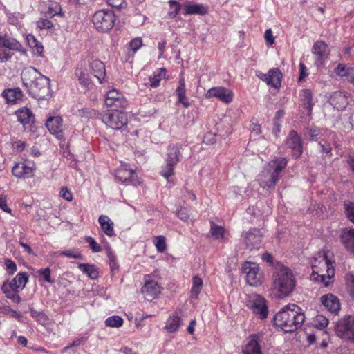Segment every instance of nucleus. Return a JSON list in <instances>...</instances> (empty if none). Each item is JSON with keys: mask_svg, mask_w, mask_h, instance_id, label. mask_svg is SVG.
Returning a JSON list of instances; mask_svg holds the SVG:
<instances>
[{"mask_svg": "<svg viewBox=\"0 0 354 354\" xmlns=\"http://www.w3.org/2000/svg\"><path fill=\"white\" fill-rule=\"evenodd\" d=\"M1 290L6 295V297L8 299H11L13 302L18 304L21 301V299L18 294V289L9 288L7 285L3 284L1 286Z\"/></svg>", "mask_w": 354, "mask_h": 354, "instance_id": "nucleus-36", "label": "nucleus"}, {"mask_svg": "<svg viewBox=\"0 0 354 354\" xmlns=\"http://www.w3.org/2000/svg\"><path fill=\"white\" fill-rule=\"evenodd\" d=\"M13 55V53H11L10 50L8 49H1L0 50V62L3 63L7 61H8L12 56Z\"/></svg>", "mask_w": 354, "mask_h": 354, "instance_id": "nucleus-60", "label": "nucleus"}, {"mask_svg": "<svg viewBox=\"0 0 354 354\" xmlns=\"http://www.w3.org/2000/svg\"><path fill=\"white\" fill-rule=\"evenodd\" d=\"M2 95L8 103L12 104L15 103L19 100H21L23 97L22 92L19 88L5 90Z\"/></svg>", "mask_w": 354, "mask_h": 354, "instance_id": "nucleus-34", "label": "nucleus"}, {"mask_svg": "<svg viewBox=\"0 0 354 354\" xmlns=\"http://www.w3.org/2000/svg\"><path fill=\"white\" fill-rule=\"evenodd\" d=\"M90 68L94 77L99 80L100 83L106 81L105 66L102 61L99 59L93 60L90 63Z\"/></svg>", "mask_w": 354, "mask_h": 354, "instance_id": "nucleus-23", "label": "nucleus"}, {"mask_svg": "<svg viewBox=\"0 0 354 354\" xmlns=\"http://www.w3.org/2000/svg\"><path fill=\"white\" fill-rule=\"evenodd\" d=\"M34 163L25 161L16 164L12 169V174L17 178H28L33 175Z\"/></svg>", "mask_w": 354, "mask_h": 354, "instance_id": "nucleus-15", "label": "nucleus"}, {"mask_svg": "<svg viewBox=\"0 0 354 354\" xmlns=\"http://www.w3.org/2000/svg\"><path fill=\"white\" fill-rule=\"evenodd\" d=\"M339 238L345 249L354 253V228H343Z\"/></svg>", "mask_w": 354, "mask_h": 354, "instance_id": "nucleus-20", "label": "nucleus"}, {"mask_svg": "<svg viewBox=\"0 0 354 354\" xmlns=\"http://www.w3.org/2000/svg\"><path fill=\"white\" fill-rule=\"evenodd\" d=\"M115 176L122 183L130 182L133 185H136L138 181L137 176L133 169L120 167L115 171Z\"/></svg>", "mask_w": 354, "mask_h": 354, "instance_id": "nucleus-21", "label": "nucleus"}, {"mask_svg": "<svg viewBox=\"0 0 354 354\" xmlns=\"http://www.w3.org/2000/svg\"><path fill=\"white\" fill-rule=\"evenodd\" d=\"M26 39L28 46L35 50L38 55L41 57L44 50V47L32 35H28Z\"/></svg>", "mask_w": 354, "mask_h": 354, "instance_id": "nucleus-39", "label": "nucleus"}, {"mask_svg": "<svg viewBox=\"0 0 354 354\" xmlns=\"http://www.w3.org/2000/svg\"><path fill=\"white\" fill-rule=\"evenodd\" d=\"M330 104L336 109L342 111L348 104V94L346 92H335L329 98Z\"/></svg>", "mask_w": 354, "mask_h": 354, "instance_id": "nucleus-17", "label": "nucleus"}, {"mask_svg": "<svg viewBox=\"0 0 354 354\" xmlns=\"http://www.w3.org/2000/svg\"><path fill=\"white\" fill-rule=\"evenodd\" d=\"M78 268L91 279H96L99 277L97 268L94 264L79 263Z\"/></svg>", "mask_w": 354, "mask_h": 354, "instance_id": "nucleus-35", "label": "nucleus"}, {"mask_svg": "<svg viewBox=\"0 0 354 354\" xmlns=\"http://www.w3.org/2000/svg\"><path fill=\"white\" fill-rule=\"evenodd\" d=\"M31 316L39 324L45 326L49 323L48 316L43 311H37L33 307L30 306Z\"/></svg>", "mask_w": 354, "mask_h": 354, "instance_id": "nucleus-38", "label": "nucleus"}, {"mask_svg": "<svg viewBox=\"0 0 354 354\" xmlns=\"http://www.w3.org/2000/svg\"><path fill=\"white\" fill-rule=\"evenodd\" d=\"M108 257L109 260L111 271L112 274H114L118 272L119 270V266L116 261V257L111 251L108 252Z\"/></svg>", "mask_w": 354, "mask_h": 354, "instance_id": "nucleus-49", "label": "nucleus"}, {"mask_svg": "<svg viewBox=\"0 0 354 354\" xmlns=\"http://www.w3.org/2000/svg\"><path fill=\"white\" fill-rule=\"evenodd\" d=\"M335 331L341 339L354 342V317L348 316L339 320L335 326Z\"/></svg>", "mask_w": 354, "mask_h": 354, "instance_id": "nucleus-7", "label": "nucleus"}, {"mask_svg": "<svg viewBox=\"0 0 354 354\" xmlns=\"http://www.w3.org/2000/svg\"><path fill=\"white\" fill-rule=\"evenodd\" d=\"M15 114L18 121L23 124L25 131H35V118L30 109L22 107L16 111Z\"/></svg>", "mask_w": 354, "mask_h": 354, "instance_id": "nucleus-10", "label": "nucleus"}, {"mask_svg": "<svg viewBox=\"0 0 354 354\" xmlns=\"http://www.w3.org/2000/svg\"><path fill=\"white\" fill-rule=\"evenodd\" d=\"M160 73L156 74L154 73L153 76H150L149 78L150 86L153 88H156L159 86L160 82Z\"/></svg>", "mask_w": 354, "mask_h": 354, "instance_id": "nucleus-61", "label": "nucleus"}, {"mask_svg": "<svg viewBox=\"0 0 354 354\" xmlns=\"http://www.w3.org/2000/svg\"><path fill=\"white\" fill-rule=\"evenodd\" d=\"M330 49L328 46L322 40L315 41L312 48V53L315 57V64L317 66L324 64L330 55Z\"/></svg>", "mask_w": 354, "mask_h": 354, "instance_id": "nucleus-11", "label": "nucleus"}, {"mask_svg": "<svg viewBox=\"0 0 354 354\" xmlns=\"http://www.w3.org/2000/svg\"><path fill=\"white\" fill-rule=\"evenodd\" d=\"M205 97L207 98L214 97L223 102L228 104L233 100V93L225 87H213L207 91Z\"/></svg>", "mask_w": 354, "mask_h": 354, "instance_id": "nucleus-13", "label": "nucleus"}, {"mask_svg": "<svg viewBox=\"0 0 354 354\" xmlns=\"http://www.w3.org/2000/svg\"><path fill=\"white\" fill-rule=\"evenodd\" d=\"M181 145H169L167 148L166 165L163 166L160 171V174L169 179V177L174 174V167L180 161V156L181 155Z\"/></svg>", "mask_w": 354, "mask_h": 354, "instance_id": "nucleus-4", "label": "nucleus"}, {"mask_svg": "<svg viewBox=\"0 0 354 354\" xmlns=\"http://www.w3.org/2000/svg\"><path fill=\"white\" fill-rule=\"evenodd\" d=\"M242 270L245 274L246 281L250 286H257L261 284L262 274L256 263L246 262L243 266Z\"/></svg>", "mask_w": 354, "mask_h": 354, "instance_id": "nucleus-9", "label": "nucleus"}, {"mask_svg": "<svg viewBox=\"0 0 354 354\" xmlns=\"http://www.w3.org/2000/svg\"><path fill=\"white\" fill-rule=\"evenodd\" d=\"M351 69V67H347L344 64H339L335 69L336 74L340 77H346L347 72Z\"/></svg>", "mask_w": 354, "mask_h": 354, "instance_id": "nucleus-56", "label": "nucleus"}, {"mask_svg": "<svg viewBox=\"0 0 354 354\" xmlns=\"http://www.w3.org/2000/svg\"><path fill=\"white\" fill-rule=\"evenodd\" d=\"M98 115L102 121L113 129H120L127 124V114L118 109L107 110Z\"/></svg>", "mask_w": 354, "mask_h": 354, "instance_id": "nucleus-5", "label": "nucleus"}, {"mask_svg": "<svg viewBox=\"0 0 354 354\" xmlns=\"http://www.w3.org/2000/svg\"><path fill=\"white\" fill-rule=\"evenodd\" d=\"M98 221L100 225L101 229L105 233L106 235H107L109 237L113 236L115 235L113 230V223L107 216H100Z\"/></svg>", "mask_w": 354, "mask_h": 354, "instance_id": "nucleus-31", "label": "nucleus"}, {"mask_svg": "<svg viewBox=\"0 0 354 354\" xmlns=\"http://www.w3.org/2000/svg\"><path fill=\"white\" fill-rule=\"evenodd\" d=\"M5 266L9 274L12 275L17 271V265L11 259H7L5 261Z\"/></svg>", "mask_w": 354, "mask_h": 354, "instance_id": "nucleus-58", "label": "nucleus"}, {"mask_svg": "<svg viewBox=\"0 0 354 354\" xmlns=\"http://www.w3.org/2000/svg\"><path fill=\"white\" fill-rule=\"evenodd\" d=\"M62 118L60 116L50 117L46 122V126L50 133L59 140H64L62 131Z\"/></svg>", "mask_w": 354, "mask_h": 354, "instance_id": "nucleus-16", "label": "nucleus"}, {"mask_svg": "<svg viewBox=\"0 0 354 354\" xmlns=\"http://www.w3.org/2000/svg\"><path fill=\"white\" fill-rule=\"evenodd\" d=\"M75 73L78 77L80 83L83 86L88 87L90 84V80L88 74L85 73L82 70H77Z\"/></svg>", "mask_w": 354, "mask_h": 354, "instance_id": "nucleus-51", "label": "nucleus"}, {"mask_svg": "<svg viewBox=\"0 0 354 354\" xmlns=\"http://www.w3.org/2000/svg\"><path fill=\"white\" fill-rule=\"evenodd\" d=\"M251 308L253 313L259 316L261 319L267 317L268 310L266 299L260 295H257L252 300Z\"/></svg>", "mask_w": 354, "mask_h": 354, "instance_id": "nucleus-18", "label": "nucleus"}, {"mask_svg": "<svg viewBox=\"0 0 354 354\" xmlns=\"http://www.w3.org/2000/svg\"><path fill=\"white\" fill-rule=\"evenodd\" d=\"M1 48H6L9 50H13L17 52H20L22 49V46L21 44L14 38H12L8 35H4L2 37L1 43H0Z\"/></svg>", "mask_w": 354, "mask_h": 354, "instance_id": "nucleus-30", "label": "nucleus"}, {"mask_svg": "<svg viewBox=\"0 0 354 354\" xmlns=\"http://www.w3.org/2000/svg\"><path fill=\"white\" fill-rule=\"evenodd\" d=\"M185 15H205L208 13L209 7L207 6L200 3H188L183 6Z\"/></svg>", "mask_w": 354, "mask_h": 354, "instance_id": "nucleus-25", "label": "nucleus"}, {"mask_svg": "<svg viewBox=\"0 0 354 354\" xmlns=\"http://www.w3.org/2000/svg\"><path fill=\"white\" fill-rule=\"evenodd\" d=\"M300 100L302 102L303 108L308 110V115L311 114L313 109L312 93L309 89H302L299 93Z\"/></svg>", "mask_w": 354, "mask_h": 354, "instance_id": "nucleus-32", "label": "nucleus"}, {"mask_svg": "<svg viewBox=\"0 0 354 354\" xmlns=\"http://www.w3.org/2000/svg\"><path fill=\"white\" fill-rule=\"evenodd\" d=\"M86 242L88 244L90 248L93 252H99L102 250V247L91 236L85 237Z\"/></svg>", "mask_w": 354, "mask_h": 354, "instance_id": "nucleus-53", "label": "nucleus"}, {"mask_svg": "<svg viewBox=\"0 0 354 354\" xmlns=\"http://www.w3.org/2000/svg\"><path fill=\"white\" fill-rule=\"evenodd\" d=\"M156 250L158 252H164L166 250V239L163 236H156L153 241Z\"/></svg>", "mask_w": 354, "mask_h": 354, "instance_id": "nucleus-47", "label": "nucleus"}, {"mask_svg": "<svg viewBox=\"0 0 354 354\" xmlns=\"http://www.w3.org/2000/svg\"><path fill=\"white\" fill-rule=\"evenodd\" d=\"M287 147L291 149L292 158L298 159L303 153V142L301 138L295 130H291L286 140Z\"/></svg>", "mask_w": 354, "mask_h": 354, "instance_id": "nucleus-8", "label": "nucleus"}, {"mask_svg": "<svg viewBox=\"0 0 354 354\" xmlns=\"http://www.w3.org/2000/svg\"><path fill=\"white\" fill-rule=\"evenodd\" d=\"M307 133L310 141H317L320 130L316 127H311L307 129Z\"/></svg>", "mask_w": 354, "mask_h": 354, "instance_id": "nucleus-52", "label": "nucleus"}, {"mask_svg": "<svg viewBox=\"0 0 354 354\" xmlns=\"http://www.w3.org/2000/svg\"><path fill=\"white\" fill-rule=\"evenodd\" d=\"M265 39L267 45L272 46L274 43V37L271 29H267L265 32Z\"/></svg>", "mask_w": 354, "mask_h": 354, "instance_id": "nucleus-62", "label": "nucleus"}, {"mask_svg": "<svg viewBox=\"0 0 354 354\" xmlns=\"http://www.w3.org/2000/svg\"><path fill=\"white\" fill-rule=\"evenodd\" d=\"M258 340L257 335H251L242 351L243 354H262Z\"/></svg>", "mask_w": 354, "mask_h": 354, "instance_id": "nucleus-27", "label": "nucleus"}, {"mask_svg": "<svg viewBox=\"0 0 354 354\" xmlns=\"http://www.w3.org/2000/svg\"><path fill=\"white\" fill-rule=\"evenodd\" d=\"M282 73L278 68L270 69L266 73V79L263 82H266L268 85L272 87L278 88L281 86Z\"/></svg>", "mask_w": 354, "mask_h": 354, "instance_id": "nucleus-26", "label": "nucleus"}, {"mask_svg": "<svg viewBox=\"0 0 354 354\" xmlns=\"http://www.w3.org/2000/svg\"><path fill=\"white\" fill-rule=\"evenodd\" d=\"M346 284L349 288L350 295L354 298V273L348 272L345 275Z\"/></svg>", "mask_w": 354, "mask_h": 354, "instance_id": "nucleus-48", "label": "nucleus"}, {"mask_svg": "<svg viewBox=\"0 0 354 354\" xmlns=\"http://www.w3.org/2000/svg\"><path fill=\"white\" fill-rule=\"evenodd\" d=\"M210 224V233L212 236H214L216 239H223L224 236L225 229L221 226L216 225L213 221H211Z\"/></svg>", "mask_w": 354, "mask_h": 354, "instance_id": "nucleus-43", "label": "nucleus"}, {"mask_svg": "<svg viewBox=\"0 0 354 354\" xmlns=\"http://www.w3.org/2000/svg\"><path fill=\"white\" fill-rule=\"evenodd\" d=\"M279 178L272 173L271 170H264L261 172L259 178V185L263 189L273 190Z\"/></svg>", "mask_w": 354, "mask_h": 354, "instance_id": "nucleus-19", "label": "nucleus"}, {"mask_svg": "<svg viewBox=\"0 0 354 354\" xmlns=\"http://www.w3.org/2000/svg\"><path fill=\"white\" fill-rule=\"evenodd\" d=\"M141 292L146 297L153 299L160 292V287L156 281L147 280L141 289Z\"/></svg>", "mask_w": 354, "mask_h": 354, "instance_id": "nucleus-24", "label": "nucleus"}, {"mask_svg": "<svg viewBox=\"0 0 354 354\" xmlns=\"http://www.w3.org/2000/svg\"><path fill=\"white\" fill-rule=\"evenodd\" d=\"M37 27L40 29H50L53 27V24L51 21L47 19H39L37 21Z\"/></svg>", "mask_w": 354, "mask_h": 354, "instance_id": "nucleus-54", "label": "nucleus"}, {"mask_svg": "<svg viewBox=\"0 0 354 354\" xmlns=\"http://www.w3.org/2000/svg\"><path fill=\"white\" fill-rule=\"evenodd\" d=\"M28 281V275L26 272H19L10 281H5L3 284L7 285L9 288L22 290L25 288Z\"/></svg>", "mask_w": 354, "mask_h": 354, "instance_id": "nucleus-28", "label": "nucleus"}, {"mask_svg": "<svg viewBox=\"0 0 354 354\" xmlns=\"http://www.w3.org/2000/svg\"><path fill=\"white\" fill-rule=\"evenodd\" d=\"M247 249L249 250H258L262 243V234L259 229L252 228L243 235Z\"/></svg>", "mask_w": 354, "mask_h": 354, "instance_id": "nucleus-12", "label": "nucleus"}, {"mask_svg": "<svg viewBox=\"0 0 354 354\" xmlns=\"http://www.w3.org/2000/svg\"><path fill=\"white\" fill-rule=\"evenodd\" d=\"M317 328H319L321 329L326 327L328 324V319H326L325 317H324L322 315L317 316Z\"/></svg>", "mask_w": 354, "mask_h": 354, "instance_id": "nucleus-64", "label": "nucleus"}, {"mask_svg": "<svg viewBox=\"0 0 354 354\" xmlns=\"http://www.w3.org/2000/svg\"><path fill=\"white\" fill-rule=\"evenodd\" d=\"M79 112L80 115L84 116L86 118H91L93 116H96L100 118V115H98L99 112L95 111L94 109L84 108L79 110Z\"/></svg>", "mask_w": 354, "mask_h": 354, "instance_id": "nucleus-55", "label": "nucleus"}, {"mask_svg": "<svg viewBox=\"0 0 354 354\" xmlns=\"http://www.w3.org/2000/svg\"><path fill=\"white\" fill-rule=\"evenodd\" d=\"M57 253L60 256H65L70 258H74L81 260L84 259L83 255L77 249H71L68 250L59 251Z\"/></svg>", "mask_w": 354, "mask_h": 354, "instance_id": "nucleus-45", "label": "nucleus"}, {"mask_svg": "<svg viewBox=\"0 0 354 354\" xmlns=\"http://www.w3.org/2000/svg\"><path fill=\"white\" fill-rule=\"evenodd\" d=\"M37 273L39 276L41 277L45 281L50 283H53L55 282V281L50 277V270L49 268L39 269L37 271Z\"/></svg>", "mask_w": 354, "mask_h": 354, "instance_id": "nucleus-50", "label": "nucleus"}, {"mask_svg": "<svg viewBox=\"0 0 354 354\" xmlns=\"http://www.w3.org/2000/svg\"><path fill=\"white\" fill-rule=\"evenodd\" d=\"M169 3L171 10L168 12V17L171 19H174L179 13L182 5L175 0H170Z\"/></svg>", "mask_w": 354, "mask_h": 354, "instance_id": "nucleus-44", "label": "nucleus"}, {"mask_svg": "<svg viewBox=\"0 0 354 354\" xmlns=\"http://www.w3.org/2000/svg\"><path fill=\"white\" fill-rule=\"evenodd\" d=\"M305 320L301 309L296 304H289L274 317V324L286 333H292L300 328Z\"/></svg>", "mask_w": 354, "mask_h": 354, "instance_id": "nucleus-2", "label": "nucleus"}, {"mask_svg": "<svg viewBox=\"0 0 354 354\" xmlns=\"http://www.w3.org/2000/svg\"><path fill=\"white\" fill-rule=\"evenodd\" d=\"M288 164V160L286 158L279 157L272 160L269 167L272 169L271 171L279 179L281 177L282 171L286 167Z\"/></svg>", "mask_w": 354, "mask_h": 354, "instance_id": "nucleus-29", "label": "nucleus"}, {"mask_svg": "<svg viewBox=\"0 0 354 354\" xmlns=\"http://www.w3.org/2000/svg\"><path fill=\"white\" fill-rule=\"evenodd\" d=\"M273 290L277 296L283 298L288 296L295 287V281L290 270L282 266L276 270L272 277Z\"/></svg>", "mask_w": 354, "mask_h": 354, "instance_id": "nucleus-3", "label": "nucleus"}, {"mask_svg": "<svg viewBox=\"0 0 354 354\" xmlns=\"http://www.w3.org/2000/svg\"><path fill=\"white\" fill-rule=\"evenodd\" d=\"M308 75V73L307 72V68L305 66V64L302 62H300L299 64V77L298 79L299 82H301L304 80V79Z\"/></svg>", "mask_w": 354, "mask_h": 354, "instance_id": "nucleus-63", "label": "nucleus"}, {"mask_svg": "<svg viewBox=\"0 0 354 354\" xmlns=\"http://www.w3.org/2000/svg\"><path fill=\"white\" fill-rule=\"evenodd\" d=\"M105 104L107 106L123 109L127 105V101L122 93L116 90H111L106 93Z\"/></svg>", "mask_w": 354, "mask_h": 354, "instance_id": "nucleus-14", "label": "nucleus"}, {"mask_svg": "<svg viewBox=\"0 0 354 354\" xmlns=\"http://www.w3.org/2000/svg\"><path fill=\"white\" fill-rule=\"evenodd\" d=\"M344 209L348 219L354 223V203L351 201L344 202Z\"/></svg>", "mask_w": 354, "mask_h": 354, "instance_id": "nucleus-46", "label": "nucleus"}, {"mask_svg": "<svg viewBox=\"0 0 354 354\" xmlns=\"http://www.w3.org/2000/svg\"><path fill=\"white\" fill-rule=\"evenodd\" d=\"M115 21V15L109 10L97 11L93 16L92 21L95 28L100 32H108L113 26Z\"/></svg>", "mask_w": 354, "mask_h": 354, "instance_id": "nucleus-6", "label": "nucleus"}, {"mask_svg": "<svg viewBox=\"0 0 354 354\" xmlns=\"http://www.w3.org/2000/svg\"><path fill=\"white\" fill-rule=\"evenodd\" d=\"M192 287L190 291L191 297L196 299L203 287V280L197 275L194 276L192 279Z\"/></svg>", "mask_w": 354, "mask_h": 354, "instance_id": "nucleus-40", "label": "nucleus"}, {"mask_svg": "<svg viewBox=\"0 0 354 354\" xmlns=\"http://www.w3.org/2000/svg\"><path fill=\"white\" fill-rule=\"evenodd\" d=\"M23 85L29 95L38 100H48L52 94L50 79L33 67L24 69L21 74Z\"/></svg>", "mask_w": 354, "mask_h": 354, "instance_id": "nucleus-1", "label": "nucleus"}, {"mask_svg": "<svg viewBox=\"0 0 354 354\" xmlns=\"http://www.w3.org/2000/svg\"><path fill=\"white\" fill-rule=\"evenodd\" d=\"M46 14L51 17L56 15L64 16L61 6L57 2H53L49 5Z\"/></svg>", "mask_w": 354, "mask_h": 354, "instance_id": "nucleus-41", "label": "nucleus"}, {"mask_svg": "<svg viewBox=\"0 0 354 354\" xmlns=\"http://www.w3.org/2000/svg\"><path fill=\"white\" fill-rule=\"evenodd\" d=\"M124 320L123 319L118 315H113L108 317L105 321V324L106 326L113 327V328H118L120 327L123 324Z\"/></svg>", "mask_w": 354, "mask_h": 354, "instance_id": "nucleus-42", "label": "nucleus"}, {"mask_svg": "<svg viewBox=\"0 0 354 354\" xmlns=\"http://www.w3.org/2000/svg\"><path fill=\"white\" fill-rule=\"evenodd\" d=\"M321 303L331 313H336L340 309V303L338 298L333 294H326L321 297Z\"/></svg>", "mask_w": 354, "mask_h": 354, "instance_id": "nucleus-22", "label": "nucleus"}, {"mask_svg": "<svg viewBox=\"0 0 354 354\" xmlns=\"http://www.w3.org/2000/svg\"><path fill=\"white\" fill-rule=\"evenodd\" d=\"M327 273H328V281H325V276L324 275H320L321 281L324 283V286L326 287L328 286L330 283V279L334 276L335 274V270L333 268H330L328 266L327 269Z\"/></svg>", "mask_w": 354, "mask_h": 354, "instance_id": "nucleus-59", "label": "nucleus"}, {"mask_svg": "<svg viewBox=\"0 0 354 354\" xmlns=\"http://www.w3.org/2000/svg\"><path fill=\"white\" fill-rule=\"evenodd\" d=\"M177 216L183 221H187L190 215V211L187 207H181L176 213Z\"/></svg>", "mask_w": 354, "mask_h": 354, "instance_id": "nucleus-57", "label": "nucleus"}, {"mask_svg": "<svg viewBox=\"0 0 354 354\" xmlns=\"http://www.w3.org/2000/svg\"><path fill=\"white\" fill-rule=\"evenodd\" d=\"M180 324V317L178 315H174L172 317H169V318L167 319L164 329H165L169 333H174L178 330Z\"/></svg>", "mask_w": 354, "mask_h": 354, "instance_id": "nucleus-37", "label": "nucleus"}, {"mask_svg": "<svg viewBox=\"0 0 354 354\" xmlns=\"http://www.w3.org/2000/svg\"><path fill=\"white\" fill-rule=\"evenodd\" d=\"M185 93L186 88L185 81L183 79H180L179 81V86L176 91V93L178 97L177 102L182 104L185 108H188L190 104L185 95Z\"/></svg>", "mask_w": 354, "mask_h": 354, "instance_id": "nucleus-33", "label": "nucleus"}]
</instances>
